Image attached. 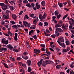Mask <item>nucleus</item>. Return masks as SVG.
<instances>
[{"instance_id":"1","label":"nucleus","mask_w":74,"mask_h":74,"mask_svg":"<svg viewBox=\"0 0 74 74\" xmlns=\"http://www.w3.org/2000/svg\"><path fill=\"white\" fill-rule=\"evenodd\" d=\"M42 63H43L42 64V66H43L44 67H45L47 64H50V63H51V61H50L49 60H47L44 61V60H43L42 59L40 60V61L38 62L37 63L39 67H40V65L42 64Z\"/></svg>"},{"instance_id":"2","label":"nucleus","mask_w":74,"mask_h":74,"mask_svg":"<svg viewBox=\"0 0 74 74\" xmlns=\"http://www.w3.org/2000/svg\"><path fill=\"white\" fill-rule=\"evenodd\" d=\"M38 16L40 18V21H42L43 22H45V18L47 17V14L44 12L43 15L42 16L41 13H40L39 14Z\"/></svg>"},{"instance_id":"3","label":"nucleus","mask_w":74,"mask_h":74,"mask_svg":"<svg viewBox=\"0 0 74 74\" xmlns=\"http://www.w3.org/2000/svg\"><path fill=\"white\" fill-rule=\"evenodd\" d=\"M46 51V52H45V53L47 54H45L46 56V59H49V58H50V56H51V52L49 51H47V50Z\"/></svg>"},{"instance_id":"4","label":"nucleus","mask_w":74,"mask_h":74,"mask_svg":"<svg viewBox=\"0 0 74 74\" xmlns=\"http://www.w3.org/2000/svg\"><path fill=\"white\" fill-rule=\"evenodd\" d=\"M1 41L4 44H8V40H6L5 39L3 38V39H2Z\"/></svg>"},{"instance_id":"5","label":"nucleus","mask_w":74,"mask_h":74,"mask_svg":"<svg viewBox=\"0 0 74 74\" xmlns=\"http://www.w3.org/2000/svg\"><path fill=\"white\" fill-rule=\"evenodd\" d=\"M23 1V0H19L18 1H17V3H18L20 8H21V7L22 6V2Z\"/></svg>"},{"instance_id":"6","label":"nucleus","mask_w":74,"mask_h":74,"mask_svg":"<svg viewBox=\"0 0 74 74\" xmlns=\"http://www.w3.org/2000/svg\"><path fill=\"white\" fill-rule=\"evenodd\" d=\"M56 30L58 32L60 33L61 34H63V29L61 28H58L56 29Z\"/></svg>"},{"instance_id":"7","label":"nucleus","mask_w":74,"mask_h":74,"mask_svg":"<svg viewBox=\"0 0 74 74\" xmlns=\"http://www.w3.org/2000/svg\"><path fill=\"white\" fill-rule=\"evenodd\" d=\"M40 46L42 47H43V48H42V51H45L47 49H46V48H45V45L44 44H41Z\"/></svg>"},{"instance_id":"8","label":"nucleus","mask_w":74,"mask_h":74,"mask_svg":"<svg viewBox=\"0 0 74 74\" xmlns=\"http://www.w3.org/2000/svg\"><path fill=\"white\" fill-rule=\"evenodd\" d=\"M57 42H58L59 45H60V46H61L62 47H63V48H65V45H64V43L60 42L59 40H57Z\"/></svg>"},{"instance_id":"9","label":"nucleus","mask_w":74,"mask_h":74,"mask_svg":"<svg viewBox=\"0 0 74 74\" xmlns=\"http://www.w3.org/2000/svg\"><path fill=\"white\" fill-rule=\"evenodd\" d=\"M6 47L7 48H9L11 51H12L13 49H14V47L10 44L7 45Z\"/></svg>"},{"instance_id":"10","label":"nucleus","mask_w":74,"mask_h":74,"mask_svg":"<svg viewBox=\"0 0 74 74\" xmlns=\"http://www.w3.org/2000/svg\"><path fill=\"white\" fill-rule=\"evenodd\" d=\"M34 19V20L33 21V24L34 25V26H36L37 25L36 23H37V22L38 21V18H35ZM34 24H35L34 25Z\"/></svg>"},{"instance_id":"11","label":"nucleus","mask_w":74,"mask_h":74,"mask_svg":"<svg viewBox=\"0 0 74 74\" xmlns=\"http://www.w3.org/2000/svg\"><path fill=\"white\" fill-rule=\"evenodd\" d=\"M3 51L4 52H6L7 51V48H0V52H2Z\"/></svg>"},{"instance_id":"12","label":"nucleus","mask_w":74,"mask_h":74,"mask_svg":"<svg viewBox=\"0 0 74 74\" xmlns=\"http://www.w3.org/2000/svg\"><path fill=\"white\" fill-rule=\"evenodd\" d=\"M26 63L27 66H30L32 64V61L30 60H28L27 61Z\"/></svg>"},{"instance_id":"13","label":"nucleus","mask_w":74,"mask_h":74,"mask_svg":"<svg viewBox=\"0 0 74 74\" xmlns=\"http://www.w3.org/2000/svg\"><path fill=\"white\" fill-rule=\"evenodd\" d=\"M59 41H61V42H64V39H63V37L59 38L58 39V41H59Z\"/></svg>"},{"instance_id":"14","label":"nucleus","mask_w":74,"mask_h":74,"mask_svg":"<svg viewBox=\"0 0 74 74\" xmlns=\"http://www.w3.org/2000/svg\"><path fill=\"white\" fill-rule=\"evenodd\" d=\"M69 23L70 25L69 28H70V29H72L73 26H74V23Z\"/></svg>"},{"instance_id":"15","label":"nucleus","mask_w":74,"mask_h":74,"mask_svg":"<svg viewBox=\"0 0 74 74\" xmlns=\"http://www.w3.org/2000/svg\"><path fill=\"white\" fill-rule=\"evenodd\" d=\"M11 15L13 19L14 20H16V17H17L16 15L14 14L11 13Z\"/></svg>"},{"instance_id":"16","label":"nucleus","mask_w":74,"mask_h":74,"mask_svg":"<svg viewBox=\"0 0 74 74\" xmlns=\"http://www.w3.org/2000/svg\"><path fill=\"white\" fill-rule=\"evenodd\" d=\"M1 8L4 11H5V10L7 9V7L6 5H3V6H2Z\"/></svg>"},{"instance_id":"17","label":"nucleus","mask_w":74,"mask_h":74,"mask_svg":"<svg viewBox=\"0 0 74 74\" xmlns=\"http://www.w3.org/2000/svg\"><path fill=\"white\" fill-rule=\"evenodd\" d=\"M36 9H39V8H40V5L38 2L36 3Z\"/></svg>"},{"instance_id":"18","label":"nucleus","mask_w":74,"mask_h":74,"mask_svg":"<svg viewBox=\"0 0 74 74\" xmlns=\"http://www.w3.org/2000/svg\"><path fill=\"white\" fill-rule=\"evenodd\" d=\"M30 17H31V18H33L34 19H36V18H38L37 17L35 16L34 14H30Z\"/></svg>"},{"instance_id":"19","label":"nucleus","mask_w":74,"mask_h":74,"mask_svg":"<svg viewBox=\"0 0 74 74\" xmlns=\"http://www.w3.org/2000/svg\"><path fill=\"white\" fill-rule=\"evenodd\" d=\"M34 53H40V50L38 49H34Z\"/></svg>"},{"instance_id":"20","label":"nucleus","mask_w":74,"mask_h":74,"mask_svg":"<svg viewBox=\"0 0 74 74\" xmlns=\"http://www.w3.org/2000/svg\"><path fill=\"white\" fill-rule=\"evenodd\" d=\"M34 4L32 3H31V7L33 8L34 10H37V9H36V7H34Z\"/></svg>"},{"instance_id":"21","label":"nucleus","mask_w":74,"mask_h":74,"mask_svg":"<svg viewBox=\"0 0 74 74\" xmlns=\"http://www.w3.org/2000/svg\"><path fill=\"white\" fill-rule=\"evenodd\" d=\"M14 34L15 35V36L14 38V39L15 41H17L18 40V38H17V36L18 34H17V33H15Z\"/></svg>"},{"instance_id":"22","label":"nucleus","mask_w":74,"mask_h":74,"mask_svg":"<svg viewBox=\"0 0 74 74\" xmlns=\"http://www.w3.org/2000/svg\"><path fill=\"white\" fill-rule=\"evenodd\" d=\"M22 58L25 59V60H27V59H28V58H29V56H22Z\"/></svg>"},{"instance_id":"23","label":"nucleus","mask_w":74,"mask_h":74,"mask_svg":"<svg viewBox=\"0 0 74 74\" xmlns=\"http://www.w3.org/2000/svg\"><path fill=\"white\" fill-rule=\"evenodd\" d=\"M62 28L64 31H66L67 30V27H65L64 25H62Z\"/></svg>"},{"instance_id":"24","label":"nucleus","mask_w":74,"mask_h":74,"mask_svg":"<svg viewBox=\"0 0 74 74\" xmlns=\"http://www.w3.org/2000/svg\"><path fill=\"white\" fill-rule=\"evenodd\" d=\"M12 27L13 28V29H18L19 28L17 25H14L12 26Z\"/></svg>"},{"instance_id":"25","label":"nucleus","mask_w":74,"mask_h":74,"mask_svg":"<svg viewBox=\"0 0 74 74\" xmlns=\"http://www.w3.org/2000/svg\"><path fill=\"white\" fill-rule=\"evenodd\" d=\"M69 23H74V20L73 18H71L69 19Z\"/></svg>"},{"instance_id":"26","label":"nucleus","mask_w":74,"mask_h":74,"mask_svg":"<svg viewBox=\"0 0 74 74\" xmlns=\"http://www.w3.org/2000/svg\"><path fill=\"white\" fill-rule=\"evenodd\" d=\"M57 31H56L55 32V35L56 36H57V37H58L59 36V34H60V33H59L57 32Z\"/></svg>"},{"instance_id":"27","label":"nucleus","mask_w":74,"mask_h":74,"mask_svg":"<svg viewBox=\"0 0 74 74\" xmlns=\"http://www.w3.org/2000/svg\"><path fill=\"white\" fill-rule=\"evenodd\" d=\"M59 14V11H58V10H56L54 12V14L56 16L58 15Z\"/></svg>"},{"instance_id":"28","label":"nucleus","mask_w":74,"mask_h":74,"mask_svg":"<svg viewBox=\"0 0 74 74\" xmlns=\"http://www.w3.org/2000/svg\"><path fill=\"white\" fill-rule=\"evenodd\" d=\"M9 59L10 60H12V61H14L15 59H14V58H12L11 57V56H10L9 57Z\"/></svg>"},{"instance_id":"29","label":"nucleus","mask_w":74,"mask_h":74,"mask_svg":"<svg viewBox=\"0 0 74 74\" xmlns=\"http://www.w3.org/2000/svg\"><path fill=\"white\" fill-rule=\"evenodd\" d=\"M21 49L19 48H18L17 49H15V50H14V52H19L20 50Z\"/></svg>"},{"instance_id":"30","label":"nucleus","mask_w":74,"mask_h":74,"mask_svg":"<svg viewBox=\"0 0 74 74\" xmlns=\"http://www.w3.org/2000/svg\"><path fill=\"white\" fill-rule=\"evenodd\" d=\"M41 56L42 58H43L44 59H45L46 58V55H45V54H42L41 55Z\"/></svg>"},{"instance_id":"31","label":"nucleus","mask_w":74,"mask_h":74,"mask_svg":"<svg viewBox=\"0 0 74 74\" xmlns=\"http://www.w3.org/2000/svg\"><path fill=\"white\" fill-rule=\"evenodd\" d=\"M58 5H59V7H60V8H62V7H63V3H58Z\"/></svg>"},{"instance_id":"32","label":"nucleus","mask_w":74,"mask_h":74,"mask_svg":"<svg viewBox=\"0 0 74 74\" xmlns=\"http://www.w3.org/2000/svg\"><path fill=\"white\" fill-rule=\"evenodd\" d=\"M1 24L2 25H5V21L3 20H2L1 22Z\"/></svg>"},{"instance_id":"33","label":"nucleus","mask_w":74,"mask_h":74,"mask_svg":"<svg viewBox=\"0 0 74 74\" xmlns=\"http://www.w3.org/2000/svg\"><path fill=\"white\" fill-rule=\"evenodd\" d=\"M41 4L42 6H45V1H42L41 2Z\"/></svg>"},{"instance_id":"34","label":"nucleus","mask_w":74,"mask_h":74,"mask_svg":"<svg viewBox=\"0 0 74 74\" xmlns=\"http://www.w3.org/2000/svg\"><path fill=\"white\" fill-rule=\"evenodd\" d=\"M32 71V68L30 67H28V68L27 72L28 73Z\"/></svg>"},{"instance_id":"35","label":"nucleus","mask_w":74,"mask_h":74,"mask_svg":"<svg viewBox=\"0 0 74 74\" xmlns=\"http://www.w3.org/2000/svg\"><path fill=\"white\" fill-rule=\"evenodd\" d=\"M10 10L11 11H13L14 10V8L13 6H11L10 7Z\"/></svg>"},{"instance_id":"36","label":"nucleus","mask_w":74,"mask_h":74,"mask_svg":"<svg viewBox=\"0 0 74 74\" xmlns=\"http://www.w3.org/2000/svg\"><path fill=\"white\" fill-rule=\"evenodd\" d=\"M28 23L26 22V21H23V25H24V26H25L26 25H27V24Z\"/></svg>"},{"instance_id":"37","label":"nucleus","mask_w":74,"mask_h":74,"mask_svg":"<svg viewBox=\"0 0 74 74\" xmlns=\"http://www.w3.org/2000/svg\"><path fill=\"white\" fill-rule=\"evenodd\" d=\"M55 27H61V25L60 24H56L55 26Z\"/></svg>"},{"instance_id":"38","label":"nucleus","mask_w":74,"mask_h":74,"mask_svg":"<svg viewBox=\"0 0 74 74\" xmlns=\"http://www.w3.org/2000/svg\"><path fill=\"white\" fill-rule=\"evenodd\" d=\"M8 34L9 35H10V36H12V33H11L9 31L8 32Z\"/></svg>"},{"instance_id":"39","label":"nucleus","mask_w":74,"mask_h":74,"mask_svg":"<svg viewBox=\"0 0 74 74\" xmlns=\"http://www.w3.org/2000/svg\"><path fill=\"white\" fill-rule=\"evenodd\" d=\"M67 52V49H63L62 51V52H63V53H65L66 52Z\"/></svg>"},{"instance_id":"40","label":"nucleus","mask_w":74,"mask_h":74,"mask_svg":"<svg viewBox=\"0 0 74 74\" xmlns=\"http://www.w3.org/2000/svg\"><path fill=\"white\" fill-rule=\"evenodd\" d=\"M33 38H34V39L35 40H37V35H34L32 36Z\"/></svg>"},{"instance_id":"41","label":"nucleus","mask_w":74,"mask_h":74,"mask_svg":"<svg viewBox=\"0 0 74 74\" xmlns=\"http://www.w3.org/2000/svg\"><path fill=\"white\" fill-rule=\"evenodd\" d=\"M66 45H69V44H70V42L68 40H66Z\"/></svg>"},{"instance_id":"42","label":"nucleus","mask_w":74,"mask_h":74,"mask_svg":"<svg viewBox=\"0 0 74 74\" xmlns=\"http://www.w3.org/2000/svg\"><path fill=\"white\" fill-rule=\"evenodd\" d=\"M25 27H30V24L28 23H27V25H25Z\"/></svg>"},{"instance_id":"43","label":"nucleus","mask_w":74,"mask_h":74,"mask_svg":"<svg viewBox=\"0 0 74 74\" xmlns=\"http://www.w3.org/2000/svg\"><path fill=\"white\" fill-rule=\"evenodd\" d=\"M10 22L11 23H12V25H15L16 23L14 21H10Z\"/></svg>"},{"instance_id":"44","label":"nucleus","mask_w":74,"mask_h":74,"mask_svg":"<svg viewBox=\"0 0 74 74\" xmlns=\"http://www.w3.org/2000/svg\"><path fill=\"white\" fill-rule=\"evenodd\" d=\"M48 25V23L47 22H45L44 23V26H47Z\"/></svg>"},{"instance_id":"45","label":"nucleus","mask_w":74,"mask_h":74,"mask_svg":"<svg viewBox=\"0 0 74 74\" xmlns=\"http://www.w3.org/2000/svg\"><path fill=\"white\" fill-rule=\"evenodd\" d=\"M51 37L53 38H55L56 37V35L55 34H53L51 35Z\"/></svg>"},{"instance_id":"46","label":"nucleus","mask_w":74,"mask_h":74,"mask_svg":"<svg viewBox=\"0 0 74 74\" xmlns=\"http://www.w3.org/2000/svg\"><path fill=\"white\" fill-rule=\"evenodd\" d=\"M70 66L71 67V68H73V67H74V63H72L70 65Z\"/></svg>"},{"instance_id":"47","label":"nucleus","mask_w":74,"mask_h":74,"mask_svg":"<svg viewBox=\"0 0 74 74\" xmlns=\"http://www.w3.org/2000/svg\"><path fill=\"white\" fill-rule=\"evenodd\" d=\"M10 11L9 10H6L5 13V14H9V13H10Z\"/></svg>"},{"instance_id":"48","label":"nucleus","mask_w":74,"mask_h":74,"mask_svg":"<svg viewBox=\"0 0 74 74\" xmlns=\"http://www.w3.org/2000/svg\"><path fill=\"white\" fill-rule=\"evenodd\" d=\"M21 59H22V58H20L19 57H17V59H16V60L19 61V60H21Z\"/></svg>"},{"instance_id":"49","label":"nucleus","mask_w":74,"mask_h":74,"mask_svg":"<svg viewBox=\"0 0 74 74\" xmlns=\"http://www.w3.org/2000/svg\"><path fill=\"white\" fill-rule=\"evenodd\" d=\"M26 6L28 7H29V8H30L31 7V5H30V4L28 3L26 5Z\"/></svg>"},{"instance_id":"50","label":"nucleus","mask_w":74,"mask_h":74,"mask_svg":"<svg viewBox=\"0 0 74 74\" xmlns=\"http://www.w3.org/2000/svg\"><path fill=\"white\" fill-rule=\"evenodd\" d=\"M51 47L53 49L55 48L56 47V46H55V45H53L51 46Z\"/></svg>"},{"instance_id":"51","label":"nucleus","mask_w":74,"mask_h":74,"mask_svg":"<svg viewBox=\"0 0 74 74\" xmlns=\"http://www.w3.org/2000/svg\"><path fill=\"white\" fill-rule=\"evenodd\" d=\"M23 2V3H25V4H27L28 3L27 0H24Z\"/></svg>"},{"instance_id":"52","label":"nucleus","mask_w":74,"mask_h":74,"mask_svg":"<svg viewBox=\"0 0 74 74\" xmlns=\"http://www.w3.org/2000/svg\"><path fill=\"white\" fill-rule=\"evenodd\" d=\"M57 19H59L61 17V15L59 14L57 16Z\"/></svg>"},{"instance_id":"53","label":"nucleus","mask_w":74,"mask_h":74,"mask_svg":"<svg viewBox=\"0 0 74 74\" xmlns=\"http://www.w3.org/2000/svg\"><path fill=\"white\" fill-rule=\"evenodd\" d=\"M27 54H28V53H27V52H24L23 53V55L24 56H26V55H27Z\"/></svg>"},{"instance_id":"54","label":"nucleus","mask_w":74,"mask_h":74,"mask_svg":"<svg viewBox=\"0 0 74 74\" xmlns=\"http://www.w3.org/2000/svg\"><path fill=\"white\" fill-rule=\"evenodd\" d=\"M5 19H9V17L8 16L6 15L5 17Z\"/></svg>"},{"instance_id":"55","label":"nucleus","mask_w":74,"mask_h":74,"mask_svg":"<svg viewBox=\"0 0 74 74\" xmlns=\"http://www.w3.org/2000/svg\"><path fill=\"white\" fill-rule=\"evenodd\" d=\"M38 25L39 26H42V23L40 22L38 23Z\"/></svg>"},{"instance_id":"56","label":"nucleus","mask_w":74,"mask_h":74,"mask_svg":"<svg viewBox=\"0 0 74 74\" xmlns=\"http://www.w3.org/2000/svg\"><path fill=\"white\" fill-rule=\"evenodd\" d=\"M20 71L21 73H25V71H24V70H23L20 69Z\"/></svg>"},{"instance_id":"57","label":"nucleus","mask_w":74,"mask_h":74,"mask_svg":"<svg viewBox=\"0 0 74 74\" xmlns=\"http://www.w3.org/2000/svg\"><path fill=\"white\" fill-rule=\"evenodd\" d=\"M4 5H5L3 3H0V6H1V7H3Z\"/></svg>"},{"instance_id":"58","label":"nucleus","mask_w":74,"mask_h":74,"mask_svg":"<svg viewBox=\"0 0 74 74\" xmlns=\"http://www.w3.org/2000/svg\"><path fill=\"white\" fill-rule=\"evenodd\" d=\"M3 65L4 66H5V67L6 68H7V69H8V67L7 66V64H6L4 63L3 64Z\"/></svg>"},{"instance_id":"59","label":"nucleus","mask_w":74,"mask_h":74,"mask_svg":"<svg viewBox=\"0 0 74 74\" xmlns=\"http://www.w3.org/2000/svg\"><path fill=\"white\" fill-rule=\"evenodd\" d=\"M60 66L59 65H58L56 66V69H60Z\"/></svg>"},{"instance_id":"60","label":"nucleus","mask_w":74,"mask_h":74,"mask_svg":"<svg viewBox=\"0 0 74 74\" xmlns=\"http://www.w3.org/2000/svg\"><path fill=\"white\" fill-rule=\"evenodd\" d=\"M14 2H15V1H14V0L10 1H9V3L10 4H13V3H14Z\"/></svg>"},{"instance_id":"61","label":"nucleus","mask_w":74,"mask_h":74,"mask_svg":"<svg viewBox=\"0 0 74 74\" xmlns=\"http://www.w3.org/2000/svg\"><path fill=\"white\" fill-rule=\"evenodd\" d=\"M27 47L28 49H30V46L29 45H27Z\"/></svg>"},{"instance_id":"62","label":"nucleus","mask_w":74,"mask_h":74,"mask_svg":"<svg viewBox=\"0 0 74 74\" xmlns=\"http://www.w3.org/2000/svg\"><path fill=\"white\" fill-rule=\"evenodd\" d=\"M25 17L26 19H29V16H28L27 15H25Z\"/></svg>"},{"instance_id":"63","label":"nucleus","mask_w":74,"mask_h":74,"mask_svg":"<svg viewBox=\"0 0 74 74\" xmlns=\"http://www.w3.org/2000/svg\"><path fill=\"white\" fill-rule=\"evenodd\" d=\"M70 74H74V71H71Z\"/></svg>"},{"instance_id":"64","label":"nucleus","mask_w":74,"mask_h":74,"mask_svg":"<svg viewBox=\"0 0 74 74\" xmlns=\"http://www.w3.org/2000/svg\"><path fill=\"white\" fill-rule=\"evenodd\" d=\"M71 17L74 18V14L73 13H71Z\"/></svg>"}]
</instances>
